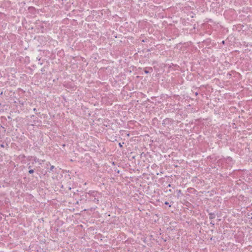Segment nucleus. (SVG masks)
Returning <instances> with one entry per match:
<instances>
[{
	"label": "nucleus",
	"mask_w": 252,
	"mask_h": 252,
	"mask_svg": "<svg viewBox=\"0 0 252 252\" xmlns=\"http://www.w3.org/2000/svg\"><path fill=\"white\" fill-rule=\"evenodd\" d=\"M54 168H55L54 166L52 165L51 166V167H50V171H52Z\"/></svg>",
	"instance_id": "obj_1"
},
{
	"label": "nucleus",
	"mask_w": 252,
	"mask_h": 252,
	"mask_svg": "<svg viewBox=\"0 0 252 252\" xmlns=\"http://www.w3.org/2000/svg\"><path fill=\"white\" fill-rule=\"evenodd\" d=\"M29 173H30V174L33 173V170L31 169V170H29Z\"/></svg>",
	"instance_id": "obj_2"
},
{
	"label": "nucleus",
	"mask_w": 252,
	"mask_h": 252,
	"mask_svg": "<svg viewBox=\"0 0 252 252\" xmlns=\"http://www.w3.org/2000/svg\"><path fill=\"white\" fill-rule=\"evenodd\" d=\"M210 219H212L214 218V217L212 215L210 214Z\"/></svg>",
	"instance_id": "obj_3"
},
{
	"label": "nucleus",
	"mask_w": 252,
	"mask_h": 252,
	"mask_svg": "<svg viewBox=\"0 0 252 252\" xmlns=\"http://www.w3.org/2000/svg\"><path fill=\"white\" fill-rule=\"evenodd\" d=\"M119 145H120V146L121 147H122V144H121V143H119Z\"/></svg>",
	"instance_id": "obj_4"
}]
</instances>
